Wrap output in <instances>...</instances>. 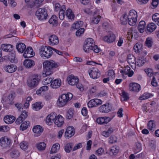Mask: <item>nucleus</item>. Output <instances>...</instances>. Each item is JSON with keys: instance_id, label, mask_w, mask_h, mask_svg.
Returning <instances> with one entry per match:
<instances>
[{"instance_id": "nucleus-11", "label": "nucleus", "mask_w": 159, "mask_h": 159, "mask_svg": "<svg viewBox=\"0 0 159 159\" xmlns=\"http://www.w3.org/2000/svg\"><path fill=\"white\" fill-rule=\"evenodd\" d=\"M102 104L101 100L98 98H94L89 101L88 103V106L89 108H92L96 107L101 105Z\"/></svg>"}, {"instance_id": "nucleus-30", "label": "nucleus", "mask_w": 159, "mask_h": 159, "mask_svg": "<svg viewBox=\"0 0 159 159\" xmlns=\"http://www.w3.org/2000/svg\"><path fill=\"white\" fill-rule=\"evenodd\" d=\"M43 128L39 125H37L34 126L33 130L34 133L38 134V135H40L43 131Z\"/></svg>"}, {"instance_id": "nucleus-57", "label": "nucleus", "mask_w": 159, "mask_h": 159, "mask_svg": "<svg viewBox=\"0 0 159 159\" xmlns=\"http://www.w3.org/2000/svg\"><path fill=\"white\" fill-rule=\"evenodd\" d=\"M122 97L124 98L123 101H126L129 99V98L128 93L123 91L122 93Z\"/></svg>"}, {"instance_id": "nucleus-49", "label": "nucleus", "mask_w": 159, "mask_h": 159, "mask_svg": "<svg viewBox=\"0 0 159 159\" xmlns=\"http://www.w3.org/2000/svg\"><path fill=\"white\" fill-rule=\"evenodd\" d=\"M46 144L44 142H40L36 144V148L38 149H45Z\"/></svg>"}, {"instance_id": "nucleus-7", "label": "nucleus", "mask_w": 159, "mask_h": 159, "mask_svg": "<svg viewBox=\"0 0 159 159\" xmlns=\"http://www.w3.org/2000/svg\"><path fill=\"white\" fill-rule=\"evenodd\" d=\"M118 152V150H97L95 153L97 155L108 154L111 156H113L116 155Z\"/></svg>"}, {"instance_id": "nucleus-34", "label": "nucleus", "mask_w": 159, "mask_h": 159, "mask_svg": "<svg viewBox=\"0 0 159 159\" xmlns=\"http://www.w3.org/2000/svg\"><path fill=\"white\" fill-rule=\"evenodd\" d=\"M30 125V122L28 121H26L22 123L20 128V130L24 131Z\"/></svg>"}, {"instance_id": "nucleus-13", "label": "nucleus", "mask_w": 159, "mask_h": 159, "mask_svg": "<svg viewBox=\"0 0 159 159\" xmlns=\"http://www.w3.org/2000/svg\"><path fill=\"white\" fill-rule=\"evenodd\" d=\"M68 83L71 85L76 84L79 81V79L73 75H70L67 78Z\"/></svg>"}, {"instance_id": "nucleus-50", "label": "nucleus", "mask_w": 159, "mask_h": 159, "mask_svg": "<svg viewBox=\"0 0 159 159\" xmlns=\"http://www.w3.org/2000/svg\"><path fill=\"white\" fill-rule=\"evenodd\" d=\"M130 70V67L129 66H127L124 67L122 70H121L120 71V72L121 74L126 75Z\"/></svg>"}, {"instance_id": "nucleus-39", "label": "nucleus", "mask_w": 159, "mask_h": 159, "mask_svg": "<svg viewBox=\"0 0 159 159\" xmlns=\"http://www.w3.org/2000/svg\"><path fill=\"white\" fill-rule=\"evenodd\" d=\"M20 155V152L17 150H13L10 152V156L13 158H16Z\"/></svg>"}, {"instance_id": "nucleus-40", "label": "nucleus", "mask_w": 159, "mask_h": 159, "mask_svg": "<svg viewBox=\"0 0 159 159\" xmlns=\"http://www.w3.org/2000/svg\"><path fill=\"white\" fill-rule=\"evenodd\" d=\"M155 126L156 124L154 120H150L148 122V127L150 130L153 129Z\"/></svg>"}, {"instance_id": "nucleus-62", "label": "nucleus", "mask_w": 159, "mask_h": 159, "mask_svg": "<svg viewBox=\"0 0 159 159\" xmlns=\"http://www.w3.org/2000/svg\"><path fill=\"white\" fill-rule=\"evenodd\" d=\"M73 146L74 144L72 143H68L65 146V149H72L73 147Z\"/></svg>"}, {"instance_id": "nucleus-26", "label": "nucleus", "mask_w": 159, "mask_h": 159, "mask_svg": "<svg viewBox=\"0 0 159 159\" xmlns=\"http://www.w3.org/2000/svg\"><path fill=\"white\" fill-rule=\"evenodd\" d=\"M15 120V118L11 115H7L4 118V120L7 124H11L13 123Z\"/></svg>"}, {"instance_id": "nucleus-14", "label": "nucleus", "mask_w": 159, "mask_h": 159, "mask_svg": "<svg viewBox=\"0 0 159 159\" xmlns=\"http://www.w3.org/2000/svg\"><path fill=\"white\" fill-rule=\"evenodd\" d=\"M75 130L72 126H69L67 127L65 133V136L66 138L69 139L73 136L75 134Z\"/></svg>"}, {"instance_id": "nucleus-28", "label": "nucleus", "mask_w": 159, "mask_h": 159, "mask_svg": "<svg viewBox=\"0 0 159 159\" xmlns=\"http://www.w3.org/2000/svg\"><path fill=\"white\" fill-rule=\"evenodd\" d=\"M1 48L3 51L10 52L13 50V46L10 44H2Z\"/></svg>"}, {"instance_id": "nucleus-8", "label": "nucleus", "mask_w": 159, "mask_h": 159, "mask_svg": "<svg viewBox=\"0 0 159 159\" xmlns=\"http://www.w3.org/2000/svg\"><path fill=\"white\" fill-rule=\"evenodd\" d=\"M11 145V140L7 137H2L0 139V146L3 148H9Z\"/></svg>"}, {"instance_id": "nucleus-35", "label": "nucleus", "mask_w": 159, "mask_h": 159, "mask_svg": "<svg viewBox=\"0 0 159 159\" xmlns=\"http://www.w3.org/2000/svg\"><path fill=\"white\" fill-rule=\"evenodd\" d=\"M14 98L13 94L11 93L8 95L5 101L6 102L9 104H12L13 103V100Z\"/></svg>"}, {"instance_id": "nucleus-46", "label": "nucleus", "mask_w": 159, "mask_h": 159, "mask_svg": "<svg viewBox=\"0 0 159 159\" xmlns=\"http://www.w3.org/2000/svg\"><path fill=\"white\" fill-rule=\"evenodd\" d=\"M152 39L151 37L147 38L145 41V44L146 46L148 48L151 47L152 45Z\"/></svg>"}, {"instance_id": "nucleus-24", "label": "nucleus", "mask_w": 159, "mask_h": 159, "mask_svg": "<svg viewBox=\"0 0 159 159\" xmlns=\"http://www.w3.org/2000/svg\"><path fill=\"white\" fill-rule=\"evenodd\" d=\"M157 27L156 24L154 23H151L148 24L145 31L148 34H150L155 30Z\"/></svg>"}, {"instance_id": "nucleus-43", "label": "nucleus", "mask_w": 159, "mask_h": 159, "mask_svg": "<svg viewBox=\"0 0 159 159\" xmlns=\"http://www.w3.org/2000/svg\"><path fill=\"white\" fill-rule=\"evenodd\" d=\"M43 107L41 105V103L39 102H36L32 105L33 108L35 111H38L40 109Z\"/></svg>"}, {"instance_id": "nucleus-5", "label": "nucleus", "mask_w": 159, "mask_h": 159, "mask_svg": "<svg viewBox=\"0 0 159 159\" xmlns=\"http://www.w3.org/2000/svg\"><path fill=\"white\" fill-rule=\"evenodd\" d=\"M35 15L38 19L40 20H46L48 16L47 11L44 8L38 9L36 12Z\"/></svg>"}, {"instance_id": "nucleus-29", "label": "nucleus", "mask_w": 159, "mask_h": 159, "mask_svg": "<svg viewBox=\"0 0 159 159\" xmlns=\"http://www.w3.org/2000/svg\"><path fill=\"white\" fill-rule=\"evenodd\" d=\"M16 48L19 52L22 53L26 49V46L24 43H20L17 44Z\"/></svg>"}, {"instance_id": "nucleus-21", "label": "nucleus", "mask_w": 159, "mask_h": 159, "mask_svg": "<svg viewBox=\"0 0 159 159\" xmlns=\"http://www.w3.org/2000/svg\"><path fill=\"white\" fill-rule=\"evenodd\" d=\"M56 118V115L54 113H51L47 117L46 121L48 125H51L52 122H54L55 119Z\"/></svg>"}, {"instance_id": "nucleus-27", "label": "nucleus", "mask_w": 159, "mask_h": 159, "mask_svg": "<svg viewBox=\"0 0 159 159\" xmlns=\"http://www.w3.org/2000/svg\"><path fill=\"white\" fill-rule=\"evenodd\" d=\"M130 90L135 92H139L141 89L140 85L136 83H134L130 85Z\"/></svg>"}, {"instance_id": "nucleus-12", "label": "nucleus", "mask_w": 159, "mask_h": 159, "mask_svg": "<svg viewBox=\"0 0 159 159\" xmlns=\"http://www.w3.org/2000/svg\"><path fill=\"white\" fill-rule=\"evenodd\" d=\"M111 109V107L109 103H106L100 106L98 108V111L102 113L109 112Z\"/></svg>"}, {"instance_id": "nucleus-45", "label": "nucleus", "mask_w": 159, "mask_h": 159, "mask_svg": "<svg viewBox=\"0 0 159 159\" xmlns=\"http://www.w3.org/2000/svg\"><path fill=\"white\" fill-rule=\"evenodd\" d=\"M152 20L159 26V14L156 13L154 14L152 16Z\"/></svg>"}, {"instance_id": "nucleus-15", "label": "nucleus", "mask_w": 159, "mask_h": 159, "mask_svg": "<svg viewBox=\"0 0 159 159\" xmlns=\"http://www.w3.org/2000/svg\"><path fill=\"white\" fill-rule=\"evenodd\" d=\"M3 69L7 72L11 73L14 72L16 70L17 66L13 64L6 65L4 67Z\"/></svg>"}, {"instance_id": "nucleus-36", "label": "nucleus", "mask_w": 159, "mask_h": 159, "mask_svg": "<svg viewBox=\"0 0 159 159\" xmlns=\"http://www.w3.org/2000/svg\"><path fill=\"white\" fill-rule=\"evenodd\" d=\"M146 61L144 57H139L137 60L136 64L139 66H142L143 65L145 62Z\"/></svg>"}, {"instance_id": "nucleus-55", "label": "nucleus", "mask_w": 159, "mask_h": 159, "mask_svg": "<svg viewBox=\"0 0 159 159\" xmlns=\"http://www.w3.org/2000/svg\"><path fill=\"white\" fill-rule=\"evenodd\" d=\"M59 18L61 20H63L64 18V10L63 9L62 10H60L59 13Z\"/></svg>"}, {"instance_id": "nucleus-18", "label": "nucleus", "mask_w": 159, "mask_h": 159, "mask_svg": "<svg viewBox=\"0 0 159 159\" xmlns=\"http://www.w3.org/2000/svg\"><path fill=\"white\" fill-rule=\"evenodd\" d=\"M111 120V118L109 117L104 116L98 118L96 121L99 124H105L109 122Z\"/></svg>"}, {"instance_id": "nucleus-23", "label": "nucleus", "mask_w": 159, "mask_h": 159, "mask_svg": "<svg viewBox=\"0 0 159 159\" xmlns=\"http://www.w3.org/2000/svg\"><path fill=\"white\" fill-rule=\"evenodd\" d=\"M61 83V80L59 79H56L52 81L51 84V87L53 89L58 88Z\"/></svg>"}, {"instance_id": "nucleus-32", "label": "nucleus", "mask_w": 159, "mask_h": 159, "mask_svg": "<svg viewBox=\"0 0 159 159\" xmlns=\"http://www.w3.org/2000/svg\"><path fill=\"white\" fill-rule=\"evenodd\" d=\"M145 26L146 23L144 21L142 20L140 22L138 27V29L140 33H142L144 32Z\"/></svg>"}, {"instance_id": "nucleus-4", "label": "nucleus", "mask_w": 159, "mask_h": 159, "mask_svg": "<svg viewBox=\"0 0 159 159\" xmlns=\"http://www.w3.org/2000/svg\"><path fill=\"white\" fill-rule=\"evenodd\" d=\"M40 81L39 75L34 74L30 77L28 79L27 84V86L31 89H33L36 87Z\"/></svg>"}, {"instance_id": "nucleus-60", "label": "nucleus", "mask_w": 159, "mask_h": 159, "mask_svg": "<svg viewBox=\"0 0 159 159\" xmlns=\"http://www.w3.org/2000/svg\"><path fill=\"white\" fill-rule=\"evenodd\" d=\"M159 0H152V5L153 7V8H156L158 4Z\"/></svg>"}, {"instance_id": "nucleus-53", "label": "nucleus", "mask_w": 159, "mask_h": 159, "mask_svg": "<svg viewBox=\"0 0 159 159\" xmlns=\"http://www.w3.org/2000/svg\"><path fill=\"white\" fill-rule=\"evenodd\" d=\"M20 145L21 149H26L28 148V144L26 142L23 141L20 143Z\"/></svg>"}, {"instance_id": "nucleus-58", "label": "nucleus", "mask_w": 159, "mask_h": 159, "mask_svg": "<svg viewBox=\"0 0 159 159\" xmlns=\"http://www.w3.org/2000/svg\"><path fill=\"white\" fill-rule=\"evenodd\" d=\"M84 28L79 29L76 32V35L77 36H80L84 33Z\"/></svg>"}, {"instance_id": "nucleus-37", "label": "nucleus", "mask_w": 159, "mask_h": 159, "mask_svg": "<svg viewBox=\"0 0 159 159\" xmlns=\"http://www.w3.org/2000/svg\"><path fill=\"white\" fill-rule=\"evenodd\" d=\"M66 16L70 19H73L74 18V16L70 9H68L65 12Z\"/></svg>"}, {"instance_id": "nucleus-42", "label": "nucleus", "mask_w": 159, "mask_h": 159, "mask_svg": "<svg viewBox=\"0 0 159 159\" xmlns=\"http://www.w3.org/2000/svg\"><path fill=\"white\" fill-rule=\"evenodd\" d=\"M57 17L55 15H53L49 20L48 22L49 24L52 25H55L57 24Z\"/></svg>"}, {"instance_id": "nucleus-33", "label": "nucleus", "mask_w": 159, "mask_h": 159, "mask_svg": "<svg viewBox=\"0 0 159 159\" xmlns=\"http://www.w3.org/2000/svg\"><path fill=\"white\" fill-rule=\"evenodd\" d=\"M127 59V61L130 65L134 64L136 62L135 58L132 54L128 55Z\"/></svg>"}, {"instance_id": "nucleus-41", "label": "nucleus", "mask_w": 159, "mask_h": 159, "mask_svg": "<svg viewBox=\"0 0 159 159\" xmlns=\"http://www.w3.org/2000/svg\"><path fill=\"white\" fill-rule=\"evenodd\" d=\"M121 23L122 24H126L128 22L129 20V17L126 14H124L120 18Z\"/></svg>"}, {"instance_id": "nucleus-20", "label": "nucleus", "mask_w": 159, "mask_h": 159, "mask_svg": "<svg viewBox=\"0 0 159 159\" xmlns=\"http://www.w3.org/2000/svg\"><path fill=\"white\" fill-rule=\"evenodd\" d=\"M35 64V62L32 60L25 59L23 62L25 67L27 68H30L33 67Z\"/></svg>"}, {"instance_id": "nucleus-17", "label": "nucleus", "mask_w": 159, "mask_h": 159, "mask_svg": "<svg viewBox=\"0 0 159 159\" xmlns=\"http://www.w3.org/2000/svg\"><path fill=\"white\" fill-rule=\"evenodd\" d=\"M49 45H57L59 43L58 38L55 35H52L49 38Z\"/></svg>"}, {"instance_id": "nucleus-54", "label": "nucleus", "mask_w": 159, "mask_h": 159, "mask_svg": "<svg viewBox=\"0 0 159 159\" xmlns=\"http://www.w3.org/2000/svg\"><path fill=\"white\" fill-rule=\"evenodd\" d=\"M141 48V45L139 43H136L134 47V50L136 52H139Z\"/></svg>"}, {"instance_id": "nucleus-16", "label": "nucleus", "mask_w": 159, "mask_h": 159, "mask_svg": "<svg viewBox=\"0 0 159 159\" xmlns=\"http://www.w3.org/2000/svg\"><path fill=\"white\" fill-rule=\"evenodd\" d=\"M116 36L115 35L112 33H109L107 35L103 37V40L108 43H111L115 41Z\"/></svg>"}, {"instance_id": "nucleus-47", "label": "nucleus", "mask_w": 159, "mask_h": 159, "mask_svg": "<svg viewBox=\"0 0 159 159\" xmlns=\"http://www.w3.org/2000/svg\"><path fill=\"white\" fill-rule=\"evenodd\" d=\"M101 17L100 16H94L91 20V23L94 24H97L100 21Z\"/></svg>"}, {"instance_id": "nucleus-3", "label": "nucleus", "mask_w": 159, "mask_h": 159, "mask_svg": "<svg viewBox=\"0 0 159 159\" xmlns=\"http://www.w3.org/2000/svg\"><path fill=\"white\" fill-rule=\"evenodd\" d=\"M52 48L50 46H42L39 49V54L43 58H49L52 54Z\"/></svg>"}, {"instance_id": "nucleus-25", "label": "nucleus", "mask_w": 159, "mask_h": 159, "mask_svg": "<svg viewBox=\"0 0 159 159\" xmlns=\"http://www.w3.org/2000/svg\"><path fill=\"white\" fill-rule=\"evenodd\" d=\"M8 60L11 63H16L17 61V60L16 58V52L15 51L12 50L9 52L8 57Z\"/></svg>"}, {"instance_id": "nucleus-2", "label": "nucleus", "mask_w": 159, "mask_h": 159, "mask_svg": "<svg viewBox=\"0 0 159 159\" xmlns=\"http://www.w3.org/2000/svg\"><path fill=\"white\" fill-rule=\"evenodd\" d=\"M72 94L70 93L67 94H62L59 97L57 100V104L58 106L60 107L64 106L72 98Z\"/></svg>"}, {"instance_id": "nucleus-38", "label": "nucleus", "mask_w": 159, "mask_h": 159, "mask_svg": "<svg viewBox=\"0 0 159 159\" xmlns=\"http://www.w3.org/2000/svg\"><path fill=\"white\" fill-rule=\"evenodd\" d=\"M113 130L114 129L113 128L110 127L109 128L107 131H103L102 132V134L103 136L107 137L113 132Z\"/></svg>"}, {"instance_id": "nucleus-64", "label": "nucleus", "mask_w": 159, "mask_h": 159, "mask_svg": "<svg viewBox=\"0 0 159 159\" xmlns=\"http://www.w3.org/2000/svg\"><path fill=\"white\" fill-rule=\"evenodd\" d=\"M151 84L153 86L156 87L157 85V82L154 76H153L152 78Z\"/></svg>"}, {"instance_id": "nucleus-22", "label": "nucleus", "mask_w": 159, "mask_h": 159, "mask_svg": "<svg viewBox=\"0 0 159 159\" xmlns=\"http://www.w3.org/2000/svg\"><path fill=\"white\" fill-rule=\"evenodd\" d=\"M54 123L58 127H61L63 124L64 118L60 115H58L57 116H56Z\"/></svg>"}, {"instance_id": "nucleus-44", "label": "nucleus", "mask_w": 159, "mask_h": 159, "mask_svg": "<svg viewBox=\"0 0 159 159\" xmlns=\"http://www.w3.org/2000/svg\"><path fill=\"white\" fill-rule=\"evenodd\" d=\"M83 24V22L81 21H80L73 25L72 27L73 28L78 29L80 27H82Z\"/></svg>"}, {"instance_id": "nucleus-9", "label": "nucleus", "mask_w": 159, "mask_h": 159, "mask_svg": "<svg viewBox=\"0 0 159 159\" xmlns=\"http://www.w3.org/2000/svg\"><path fill=\"white\" fill-rule=\"evenodd\" d=\"M88 72L90 77L93 79H96L100 76V73L97 68H92L89 69Z\"/></svg>"}, {"instance_id": "nucleus-10", "label": "nucleus", "mask_w": 159, "mask_h": 159, "mask_svg": "<svg viewBox=\"0 0 159 159\" xmlns=\"http://www.w3.org/2000/svg\"><path fill=\"white\" fill-rule=\"evenodd\" d=\"M83 49L87 53H88L91 51L93 50L95 53H98L101 51L100 49L97 45L94 46V47H91L89 46L84 44Z\"/></svg>"}, {"instance_id": "nucleus-31", "label": "nucleus", "mask_w": 159, "mask_h": 159, "mask_svg": "<svg viewBox=\"0 0 159 159\" xmlns=\"http://www.w3.org/2000/svg\"><path fill=\"white\" fill-rule=\"evenodd\" d=\"M94 40L91 38H89L86 39L84 42V44L89 47H94V46L96 45L94 44Z\"/></svg>"}, {"instance_id": "nucleus-6", "label": "nucleus", "mask_w": 159, "mask_h": 159, "mask_svg": "<svg viewBox=\"0 0 159 159\" xmlns=\"http://www.w3.org/2000/svg\"><path fill=\"white\" fill-rule=\"evenodd\" d=\"M129 20L128 23L131 26L134 25L137 21V17L136 11L134 10H132L130 11L129 15H128Z\"/></svg>"}, {"instance_id": "nucleus-52", "label": "nucleus", "mask_w": 159, "mask_h": 159, "mask_svg": "<svg viewBox=\"0 0 159 159\" xmlns=\"http://www.w3.org/2000/svg\"><path fill=\"white\" fill-rule=\"evenodd\" d=\"M117 141V138L114 135H112L109 139V142L111 143H116Z\"/></svg>"}, {"instance_id": "nucleus-61", "label": "nucleus", "mask_w": 159, "mask_h": 159, "mask_svg": "<svg viewBox=\"0 0 159 159\" xmlns=\"http://www.w3.org/2000/svg\"><path fill=\"white\" fill-rule=\"evenodd\" d=\"M24 120V119H22L21 117L19 116L17 118L15 122L16 124L20 125L21 123H22Z\"/></svg>"}, {"instance_id": "nucleus-56", "label": "nucleus", "mask_w": 159, "mask_h": 159, "mask_svg": "<svg viewBox=\"0 0 159 159\" xmlns=\"http://www.w3.org/2000/svg\"><path fill=\"white\" fill-rule=\"evenodd\" d=\"M150 97V94L148 93H144L142 96L139 98L140 100H143L148 99Z\"/></svg>"}, {"instance_id": "nucleus-1", "label": "nucleus", "mask_w": 159, "mask_h": 159, "mask_svg": "<svg viewBox=\"0 0 159 159\" xmlns=\"http://www.w3.org/2000/svg\"><path fill=\"white\" fill-rule=\"evenodd\" d=\"M44 71L46 76L49 75L52 73L53 69L59 66V64L53 60H47L43 63Z\"/></svg>"}, {"instance_id": "nucleus-63", "label": "nucleus", "mask_w": 159, "mask_h": 159, "mask_svg": "<svg viewBox=\"0 0 159 159\" xmlns=\"http://www.w3.org/2000/svg\"><path fill=\"white\" fill-rule=\"evenodd\" d=\"M146 73L147 74V75L150 77L152 75V70L150 69H148L145 70Z\"/></svg>"}, {"instance_id": "nucleus-19", "label": "nucleus", "mask_w": 159, "mask_h": 159, "mask_svg": "<svg viewBox=\"0 0 159 159\" xmlns=\"http://www.w3.org/2000/svg\"><path fill=\"white\" fill-rule=\"evenodd\" d=\"M23 55L25 58H30L33 57L35 55V53L33 52L31 47H29L26 49Z\"/></svg>"}, {"instance_id": "nucleus-59", "label": "nucleus", "mask_w": 159, "mask_h": 159, "mask_svg": "<svg viewBox=\"0 0 159 159\" xmlns=\"http://www.w3.org/2000/svg\"><path fill=\"white\" fill-rule=\"evenodd\" d=\"M27 116L28 113L26 112L25 111H23L20 116L21 117L22 119L25 120L27 118Z\"/></svg>"}, {"instance_id": "nucleus-51", "label": "nucleus", "mask_w": 159, "mask_h": 159, "mask_svg": "<svg viewBox=\"0 0 159 159\" xmlns=\"http://www.w3.org/2000/svg\"><path fill=\"white\" fill-rule=\"evenodd\" d=\"M74 110L72 109H69L66 114V117L69 119H71L73 116Z\"/></svg>"}, {"instance_id": "nucleus-48", "label": "nucleus", "mask_w": 159, "mask_h": 159, "mask_svg": "<svg viewBox=\"0 0 159 159\" xmlns=\"http://www.w3.org/2000/svg\"><path fill=\"white\" fill-rule=\"evenodd\" d=\"M43 0H35L32 4V7L38 8L39 6V4L41 3Z\"/></svg>"}]
</instances>
